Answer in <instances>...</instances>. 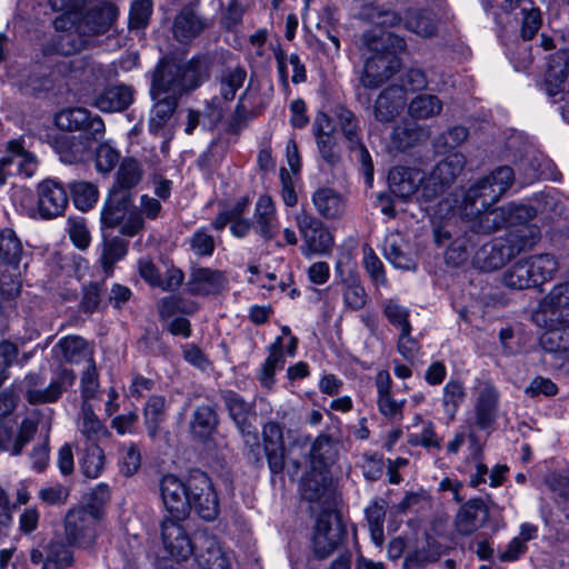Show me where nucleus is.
<instances>
[{"label":"nucleus","instance_id":"obj_1","mask_svg":"<svg viewBox=\"0 0 569 569\" xmlns=\"http://www.w3.org/2000/svg\"><path fill=\"white\" fill-rule=\"evenodd\" d=\"M101 222L106 228L119 227L120 233L127 237H133L144 228L141 212L133 206L132 193L112 189L101 209Z\"/></svg>","mask_w":569,"mask_h":569},{"label":"nucleus","instance_id":"obj_2","mask_svg":"<svg viewBox=\"0 0 569 569\" xmlns=\"http://www.w3.org/2000/svg\"><path fill=\"white\" fill-rule=\"evenodd\" d=\"M103 510L94 503L70 509L64 516V537L69 545L88 548L98 536Z\"/></svg>","mask_w":569,"mask_h":569},{"label":"nucleus","instance_id":"obj_3","mask_svg":"<svg viewBox=\"0 0 569 569\" xmlns=\"http://www.w3.org/2000/svg\"><path fill=\"white\" fill-rule=\"evenodd\" d=\"M513 182V170L501 166L488 176L476 180L465 192L462 206L473 207L478 200L482 206L497 203Z\"/></svg>","mask_w":569,"mask_h":569},{"label":"nucleus","instance_id":"obj_4","mask_svg":"<svg viewBox=\"0 0 569 569\" xmlns=\"http://www.w3.org/2000/svg\"><path fill=\"white\" fill-rule=\"evenodd\" d=\"M347 536L340 515L332 510L322 511L315 525L312 549L316 558L326 559L336 551Z\"/></svg>","mask_w":569,"mask_h":569},{"label":"nucleus","instance_id":"obj_5","mask_svg":"<svg viewBox=\"0 0 569 569\" xmlns=\"http://www.w3.org/2000/svg\"><path fill=\"white\" fill-rule=\"evenodd\" d=\"M465 166L466 158L459 152L451 153L439 161L422 184L421 198L430 202L440 197L456 181Z\"/></svg>","mask_w":569,"mask_h":569},{"label":"nucleus","instance_id":"obj_6","mask_svg":"<svg viewBox=\"0 0 569 569\" xmlns=\"http://www.w3.org/2000/svg\"><path fill=\"white\" fill-rule=\"evenodd\" d=\"M54 123L60 130L81 132L80 137L87 140L99 141L106 132L102 118L82 107L61 110L56 114Z\"/></svg>","mask_w":569,"mask_h":569},{"label":"nucleus","instance_id":"obj_7","mask_svg":"<svg viewBox=\"0 0 569 569\" xmlns=\"http://www.w3.org/2000/svg\"><path fill=\"white\" fill-rule=\"evenodd\" d=\"M569 70V53L560 50L547 57L545 80L540 90L551 103L567 102L569 91L566 90V80Z\"/></svg>","mask_w":569,"mask_h":569},{"label":"nucleus","instance_id":"obj_8","mask_svg":"<svg viewBox=\"0 0 569 569\" xmlns=\"http://www.w3.org/2000/svg\"><path fill=\"white\" fill-rule=\"evenodd\" d=\"M190 510L207 521L214 520L219 513V500L210 478L202 471L196 470L189 476Z\"/></svg>","mask_w":569,"mask_h":569},{"label":"nucleus","instance_id":"obj_9","mask_svg":"<svg viewBox=\"0 0 569 569\" xmlns=\"http://www.w3.org/2000/svg\"><path fill=\"white\" fill-rule=\"evenodd\" d=\"M295 221L305 242V247L301 249L306 256L310 253L325 254L330 251L333 238L318 218L306 211H300L296 214Z\"/></svg>","mask_w":569,"mask_h":569},{"label":"nucleus","instance_id":"obj_10","mask_svg":"<svg viewBox=\"0 0 569 569\" xmlns=\"http://www.w3.org/2000/svg\"><path fill=\"white\" fill-rule=\"evenodd\" d=\"M335 116L337 126L340 128L348 142L349 150L356 154V158L361 163L367 178L371 179L373 164L369 151L361 141L360 129L356 116L345 107H338Z\"/></svg>","mask_w":569,"mask_h":569},{"label":"nucleus","instance_id":"obj_11","mask_svg":"<svg viewBox=\"0 0 569 569\" xmlns=\"http://www.w3.org/2000/svg\"><path fill=\"white\" fill-rule=\"evenodd\" d=\"M187 79L188 76L181 64L162 62L153 72L150 93L179 99L183 91L192 89L193 82Z\"/></svg>","mask_w":569,"mask_h":569},{"label":"nucleus","instance_id":"obj_12","mask_svg":"<svg viewBox=\"0 0 569 569\" xmlns=\"http://www.w3.org/2000/svg\"><path fill=\"white\" fill-rule=\"evenodd\" d=\"M210 26L211 21L199 12V1H192L178 11L171 31L178 42L187 44L198 38Z\"/></svg>","mask_w":569,"mask_h":569},{"label":"nucleus","instance_id":"obj_13","mask_svg":"<svg viewBox=\"0 0 569 569\" xmlns=\"http://www.w3.org/2000/svg\"><path fill=\"white\" fill-rule=\"evenodd\" d=\"M189 478L187 481L173 475H166L160 481V493L171 518L184 519L190 512Z\"/></svg>","mask_w":569,"mask_h":569},{"label":"nucleus","instance_id":"obj_14","mask_svg":"<svg viewBox=\"0 0 569 569\" xmlns=\"http://www.w3.org/2000/svg\"><path fill=\"white\" fill-rule=\"evenodd\" d=\"M182 519L164 518L161 522V539L164 549L176 560H187L194 553L196 546L181 525Z\"/></svg>","mask_w":569,"mask_h":569},{"label":"nucleus","instance_id":"obj_15","mask_svg":"<svg viewBox=\"0 0 569 569\" xmlns=\"http://www.w3.org/2000/svg\"><path fill=\"white\" fill-rule=\"evenodd\" d=\"M37 209L42 219H52L63 213L68 206V194L61 183L46 179L37 188Z\"/></svg>","mask_w":569,"mask_h":569},{"label":"nucleus","instance_id":"obj_16","mask_svg":"<svg viewBox=\"0 0 569 569\" xmlns=\"http://www.w3.org/2000/svg\"><path fill=\"white\" fill-rule=\"evenodd\" d=\"M482 210L462 206V219L467 227L478 234H491L505 228L506 212L493 204L482 206Z\"/></svg>","mask_w":569,"mask_h":569},{"label":"nucleus","instance_id":"obj_17","mask_svg":"<svg viewBox=\"0 0 569 569\" xmlns=\"http://www.w3.org/2000/svg\"><path fill=\"white\" fill-rule=\"evenodd\" d=\"M58 34L52 40V49L62 56H71L84 48L87 38L78 31L76 20L70 16H59L53 22Z\"/></svg>","mask_w":569,"mask_h":569},{"label":"nucleus","instance_id":"obj_18","mask_svg":"<svg viewBox=\"0 0 569 569\" xmlns=\"http://www.w3.org/2000/svg\"><path fill=\"white\" fill-rule=\"evenodd\" d=\"M117 13L116 6L109 2L97 6L84 14L79 12L74 18L78 31L82 32L86 38L102 34L111 28Z\"/></svg>","mask_w":569,"mask_h":569},{"label":"nucleus","instance_id":"obj_19","mask_svg":"<svg viewBox=\"0 0 569 569\" xmlns=\"http://www.w3.org/2000/svg\"><path fill=\"white\" fill-rule=\"evenodd\" d=\"M360 77L363 87L376 89L383 84L399 68L398 58L382 54L380 51H371Z\"/></svg>","mask_w":569,"mask_h":569},{"label":"nucleus","instance_id":"obj_20","mask_svg":"<svg viewBox=\"0 0 569 569\" xmlns=\"http://www.w3.org/2000/svg\"><path fill=\"white\" fill-rule=\"evenodd\" d=\"M36 170L34 157L24 150L18 141L8 143V153L0 159V184H4L8 176L23 174L31 177Z\"/></svg>","mask_w":569,"mask_h":569},{"label":"nucleus","instance_id":"obj_21","mask_svg":"<svg viewBox=\"0 0 569 569\" xmlns=\"http://www.w3.org/2000/svg\"><path fill=\"white\" fill-rule=\"evenodd\" d=\"M227 284L224 273L217 269L204 267L192 268L187 281V290L193 296L220 293Z\"/></svg>","mask_w":569,"mask_h":569},{"label":"nucleus","instance_id":"obj_22","mask_svg":"<svg viewBox=\"0 0 569 569\" xmlns=\"http://www.w3.org/2000/svg\"><path fill=\"white\" fill-rule=\"evenodd\" d=\"M407 97L403 89L393 84L379 93L373 104V117L386 123L393 121L403 110Z\"/></svg>","mask_w":569,"mask_h":569},{"label":"nucleus","instance_id":"obj_23","mask_svg":"<svg viewBox=\"0 0 569 569\" xmlns=\"http://www.w3.org/2000/svg\"><path fill=\"white\" fill-rule=\"evenodd\" d=\"M488 515V507L482 499H470L460 507L456 516V529L460 535L469 536L483 526Z\"/></svg>","mask_w":569,"mask_h":569},{"label":"nucleus","instance_id":"obj_24","mask_svg":"<svg viewBox=\"0 0 569 569\" xmlns=\"http://www.w3.org/2000/svg\"><path fill=\"white\" fill-rule=\"evenodd\" d=\"M263 448L272 473L281 472L284 467V441L282 427L269 421L262 429Z\"/></svg>","mask_w":569,"mask_h":569},{"label":"nucleus","instance_id":"obj_25","mask_svg":"<svg viewBox=\"0 0 569 569\" xmlns=\"http://www.w3.org/2000/svg\"><path fill=\"white\" fill-rule=\"evenodd\" d=\"M133 99V88L120 83L104 88L94 97L92 106L102 112H121L129 108Z\"/></svg>","mask_w":569,"mask_h":569},{"label":"nucleus","instance_id":"obj_26","mask_svg":"<svg viewBox=\"0 0 569 569\" xmlns=\"http://www.w3.org/2000/svg\"><path fill=\"white\" fill-rule=\"evenodd\" d=\"M423 180V173L416 168L395 167L388 174L390 191L401 199L412 196L420 186L422 187Z\"/></svg>","mask_w":569,"mask_h":569},{"label":"nucleus","instance_id":"obj_27","mask_svg":"<svg viewBox=\"0 0 569 569\" xmlns=\"http://www.w3.org/2000/svg\"><path fill=\"white\" fill-rule=\"evenodd\" d=\"M198 540L196 559L202 569H230V559L213 536L204 532Z\"/></svg>","mask_w":569,"mask_h":569},{"label":"nucleus","instance_id":"obj_28","mask_svg":"<svg viewBox=\"0 0 569 569\" xmlns=\"http://www.w3.org/2000/svg\"><path fill=\"white\" fill-rule=\"evenodd\" d=\"M511 258L512 251L505 247L501 239H496L476 252L473 263L478 269L491 272L503 267Z\"/></svg>","mask_w":569,"mask_h":569},{"label":"nucleus","instance_id":"obj_29","mask_svg":"<svg viewBox=\"0 0 569 569\" xmlns=\"http://www.w3.org/2000/svg\"><path fill=\"white\" fill-rule=\"evenodd\" d=\"M77 429L88 443H97L110 436L107 426L96 415L90 402H81Z\"/></svg>","mask_w":569,"mask_h":569},{"label":"nucleus","instance_id":"obj_30","mask_svg":"<svg viewBox=\"0 0 569 569\" xmlns=\"http://www.w3.org/2000/svg\"><path fill=\"white\" fill-rule=\"evenodd\" d=\"M498 413V392L490 386L485 385L479 389L475 402V423L480 429L490 428Z\"/></svg>","mask_w":569,"mask_h":569},{"label":"nucleus","instance_id":"obj_31","mask_svg":"<svg viewBox=\"0 0 569 569\" xmlns=\"http://www.w3.org/2000/svg\"><path fill=\"white\" fill-rule=\"evenodd\" d=\"M300 491L302 498L310 502L326 503L331 496L330 478L326 471L311 469L302 477Z\"/></svg>","mask_w":569,"mask_h":569},{"label":"nucleus","instance_id":"obj_32","mask_svg":"<svg viewBox=\"0 0 569 569\" xmlns=\"http://www.w3.org/2000/svg\"><path fill=\"white\" fill-rule=\"evenodd\" d=\"M253 218L258 234L266 241L273 239L278 230V221L274 203L269 196L259 198Z\"/></svg>","mask_w":569,"mask_h":569},{"label":"nucleus","instance_id":"obj_33","mask_svg":"<svg viewBox=\"0 0 569 569\" xmlns=\"http://www.w3.org/2000/svg\"><path fill=\"white\" fill-rule=\"evenodd\" d=\"M247 71L241 66L226 68L217 78L219 96L212 99V103L219 107L220 99L228 102L234 99L237 91L243 86Z\"/></svg>","mask_w":569,"mask_h":569},{"label":"nucleus","instance_id":"obj_34","mask_svg":"<svg viewBox=\"0 0 569 569\" xmlns=\"http://www.w3.org/2000/svg\"><path fill=\"white\" fill-rule=\"evenodd\" d=\"M92 142L81 137L61 134L54 140V149L63 162L71 164L86 158Z\"/></svg>","mask_w":569,"mask_h":569},{"label":"nucleus","instance_id":"obj_35","mask_svg":"<svg viewBox=\"0 0 569 569\" xmlns=\"http://www.w3.org/2000/svg\"><path fill=\"white\" fill-rule=\"evenodd\" d=\"M150 94L154 103L150 112L148 128L150 133L159 134L172 118L179 99L168 97L166 94H161L159 97L157 93Z\"/></svg>","mask_w":569,"mask_h":569},{"label":"nucleus","instance_id":"obj_36","mask_svg":"<svg viewBox=\"0 0 569 569\" xmlns=\"http://www.w3.org/2000/svg\"><path fill=\"white\" fill-rule=\"evenodd\" d=\"M53 351L70 363H79L80 361L86 360L89 365V361H93L92 350L88 342L79 336L61 338L53 347Z\"/></svg>","mask_w":569,"mask_h":569},{"label":"nucleus","instance_id":"obj_37","mask_svg":"<svg viewBox=\"0 0 569 569\" xmlns=\"http://www.w3.org/2000/svg\"><path fill=\"white\" fill-rule=\"evenodd\" d=\"M143 174L142 163L134 158L127 157L121 160L116 173V181L110 189L132 193L131 189L140 183Z\"/></svg>","mask_w":569,"mask_h":569},{"label":"nucleus","instance_id":"obj_38","mask_svg":"<svg viewBox=\"0 0 569 569\" xmlns=\"http://www.w3.org/2000/svg\"><path fill=\"white\" fill-rule=\"evenodd\" d=\"M27 400L32 405L50 403L59 399L62 393L60 381H52L47 388L38 389L43 383V378L38 373H30L26 377Z\"/></svg>","mask_w":569,"mask_h":569},{"label":"nucleus","instance_id":"obj_39","mask_svg":"<svg viewBox=\"0 0 569 569\" xmlns=\"http://www.w3.org/2000/svg\"><path fill=\"white\" fill-rule=\"evenodd\" d=\"M363 40L370 51H380L395 58L406 49V41L401 37L387 31H369L363 34Z\"/></svg>","mask_w":569,"mask_h":569},{"label":"nucleus","instance_id":"obj_40","mask_svg":"<svg viewBox=\"0 0 569 569\" xmlns=\"http://www.w3.org/2000/svg\"><path fill=\"white\" fill-rule=\"evenodd\" d=\"M312 201L319 214L328 219L338 218L345 211V202L341 196L330 188L317 190L313 193Z\"/></svg>","mask_w":569,"mask_h":569},{"label":"nucleus","instance_id":"obj_41","mask_svg":"<svg viewBox=\"0 0 569 569\" xmlns=\"http://www.w3.org/2000/svg\"><path fill=\"white\" fill-rule=\"evenodd\" d=\"M540 346L549 352H569V323L557 321L549 327L539 338Z\"/></svg>","mask_w":569,"mask_h":569},{"label":"nucleus","instance_id":"obj_42","mask_svg":"<svg viewBox=\"0 0 569 569\" xmlns=\"http://www.w3.org/2000/svg\"><path fill=\"white\" fill-rule=\"evenodd\" d=\"M445 551V547L436 538L428 535L425 546L406 557L403 569H410L413 566L423 567L429 562H436Z\"/></svg>","mask_w":569,"mask_h":569},{"label":"nucleus","instance_id":"obj_43","mask_svg":"<svg viewBox=\"0 0 569 569\" xmlns=\"http://www.w3.org/2000/svg\"><path fill=\"white\" fill-rule=\"evenodd\" d=\"M427 131L413 121H405L396 126L391 133V141L396 149L405 151L413 147L419 141L426 139Z\"/></svg>","mask_w":569,"mask_h":569},{"label":"nucleus","instance_id":"obj_44","mask_svg":"<svg viewBox=\"0 0 569 569\" xmlns=\"http://www.w3.org/2000/svg\"><path fill=\"white\" fill-rule=\"evenodd\" d=\"M219 423L216 409L209 405L198 406L192 415V433L201 439H207L217 429Z\"/></svg>","mask_w":569,"mask_h":569},{"label":"nucleus","instance_id":"obj_45","mask_svg":"<svg viewBox=\"0 0 569 569\" xmlns=\"http://www.w3.org/2000/svg\"><path fill=\"white\" fill-rule=\"evenodd\" d=\"M337 458V449L332 439L327 435L319 436L312 443L310 461L312 469L322 470L331 466Z\"/></svg>","mask_w":569,"mask_h":569},{"label":"nucleus","instance_id":"obj_46","mask_svg":"<svg viewBox=\"0 0 569 569\" xmlns=\"http://www.w3.org/2000/svg\"><path fill=\"white\" fill-rule=\"evenodd\" d=\"M563 204L553 191H541L536 194V218L549 223L563 214Z\"/></svg>","mask_w":569,"mask_h":569},{"label":"nucleus","instance_id":"obj_47","mask_svg":"<svg viewBox=\"0 0 569 569\" xmlns=\"http://www.w3.org/2000/svg\"><path fill=\"white\" fill-rule=\"evenodd\" d=\"M443 108L442 101L433 94H419L408 106V113L415 120L437 117Z\"/></svg>","mask_w":569,"mask_h":569},{"label":"nucleus","instance_id":"obj_48","mask_svg":"<svg viewBox=\"0 0 569 569\" xmlns=\"http://www.w3.org/2000/svg\"><path fill=\"white\" fill-rule=\"evenodd\" d=\"M128 252V242L120 237L106 239L102 243L99 262L106 272L111 274L114 264Z\"/></svg>","mask_w":569,"mask_h":569},{"label":"nucleus","instance_id":"obj_49","mask_svg":"<svg viewBox=\"0 0 569 569\" xmlns=\"http://www.w3.org/2000/svg\"><path fill=\"white\" fill-rule=\"evenodd\" d=\"M46 560L41 569H68L73 563L72 551L60 540L44 546Z\"/></svg>","mask_w":569,"mask_h":569},{"label":"nucleus","instance_id":"obj_50","mask_svg":"<svg viewBox=\"0 0 569 569\" xmlns=\"http://www.w3.org/2000/svg\"><path fill=\"white\" fill-rule=\"evenodd\" d=\"M533 276V262L519 260L503 274V283L512 289H528L531 287Z\"/></svg>","mask_w":569,"mask_h":569},{"label":"nucleus","instance_id":"obj_51","mask_svg":"<svg viewBox=\"0 0 569 569\" xmlns=\"http://www.w3.org/2000/svg\"><path fill=\"white\" fill-rule=\"evenodd\" d=\"M144 423L148 435L154 438L158 433L159 426L166 419V399L161 396H152L147 401L144 409Z\"/></svg>","mask_w":569,"mask_h":569},{"label":"nucleus","instance_id":"obj_52","mask_svg":"<svg viewBox=\"0 0 569 569\" xmlns=\"http://www.w3.org/2000/svg\"><path fill=\"white\" fill-rule=\"evenodd\" d=\"M405 27L409 31L421 36L431 37L436 33V23L430 13L422 10H408L405 14Z\"/></svg>","mask_w":569,"mask_h":569},{"label":"nucleus","instance_id":"obj_53","mask_svg":"<svg viewBox=\"0 0 569 569\" xmlns=\"http://www.w3.org/2000/svg\"><path fill=\"white\" fill-rule=\"evenodd\" d=\"M217 53H203L192 58L187 64H181L184 69L188 81H192V89L199 86L201 79L209 76L213 66Z\"/></svg>","mask_w":569,"mask_h":569},{"label":"nucleus","instance_id":"obj_54","mask_svg":"<svg viewBox=\"0 0 569 569\" xmlns=\"http://www.w3.org/2000/svg\"><path fill=\"white\" fill-rule=\"evenodd\" d=\"M80 466L87 478L99 477L104 466V455L97 443H88L80 458Z\"/></svg>","mask_w":569,"mask_h":569},{"label":"nucleus","instance_id":"obj_55","mask_svg":"<svg viewBox=\"0 0 569 569\" xmlns=\"http://www.w3.org/2000/svg\"><path fill=\"white\" fill-rule=\"evenodd\" d=\"M342 297L345 306L351 310L362 309L368 301L363 286L353 277L342 280Z\"/></svg>","mask_w":569,"mask_h":569},{"label":"nucleus","instance_id":"obj_56","mask_svg":"<svg viewBox=\"0 0 569 569\" xmlns=\"http://www.w3.org/2000/svg\"><path fill=\"white\" fill-rule=\"evenodd\" d=\"M281 345V338H278L270 347V353L260 369L259 380L267 388H270L273 383L274 371L283 366Z\"/></svg>","mask_w":569,"mask_h":569},{"label":"nucleus","instance_id":"obj_57","mask_svg":"<svg viewBox=\"0 0 569 569\" xmlns=\"http://www.w3.org/2000/svg\"><path fill=\"white\" fill-rule=\"evenodd\" d=\"M382 313L391 326L397 328L399 331L412 330L409 321L410 311L405 306L398 303L393 299H387L382 303Z\"/></svg>","mask_w":569,"mask_h":569},{"label":"nucleus","instance_id":"obj_58","mask_svg":"<svg viewBox=\"0 0 569 569\" xmlns=\"http://www.w3.org/2000/svg\"><path fill=\"white\" fill-rule=\"evenodd\" d=\"M248 7L240 0H228L226 4H221L220 26L226 31H236L242 23V18Z\"/></svg>","mask_w":569,"mask_h":569},{"label":"nucleus","instance_id":"obj_59","mask_svg":"<svg viewBox=\"0 0 569 569\" xmlns=\"http://www.w3.org/2000/svg\"><path fill=\"white\" fill-rule=\"evenodd\" d=\"M22 247L20 240L11 229L0 232V259L10 266H17L20 260Z\"/></svg>","mask_w":569,"mask_h":569},{"label":"nucleus","instance_id":"obj_60","mask_svg":"<svg viewBox=\"0 0 569 569\" xmlns=\"http://www.w3.org/2000/svg\"><path fill=\"white\" fill-rule=\"evenodd\" d=\"M74 204L82 211H87L97 202L98 188L88 181H76L70 186Z\"/></svg>","mask_w":569,"mask_h":569},{"label":"nucleus","instance_id":"obj_61","mask_svg":"<svg viewBox=\"0 0 569 569\" xmlns=\"http://www.w3.org/2000/svg\"><path fill=\"white\" fill-rule=\"evenodd\" d=\"M465 398V387L460 381L450 380L446 383L442 395V406L451 420L455 418L456 412Z\"/></svg>","mask_w":569,"mask_h":569},{"label":"nucleus","instance_id":"obj_62","mask_svg":"<svg viewBox=\"0 0 569 569\" xmlns=\"http://www.w3.org/2000/svg\"><path fill=\"white\" fill-rule=\"evenodd\" d=\"M500 239L512 251L513 258L532 246V230L530 227L518 228Z\"/></svg>","mask_w":569,"mask_h":569},{"label":"nucleus","instance_id":"obj_63","mask_svg":"<svg viewBox=\"0 0 569 569\" xmlns=\"http://www.w3.org/2000/svg\"><path fill=\"white\" fill-rule=\"evenodd\" d=\"M385 253L387 259L398 269L413 270L416 269V262L410 253L403 250L401 243L397 240H390L385 247Z\"/></svg>","mask_w":569,"mask_h":569},{"label":"nucleus","instance_id":"obj_64","mask_svg":"<svg viewBox=\"0 0 569 569\" xmlns=\"http://www.w3.org/2000/svg\"><path fill=\"white\" fill-rule=\"evenodd\" d=\"M505 214V227H528L527 222H529L532 218L531 208L526 204H518L515 202L507 203L506 206H501Z\"/></svg>","mask_w":569,"mask_h":569}]
</instances>
